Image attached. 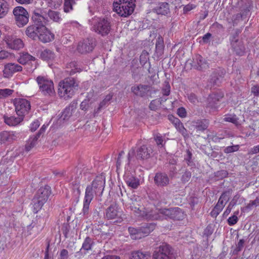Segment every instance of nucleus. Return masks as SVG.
<instances>
[{"label": "nucleus", "mask_w": 259, "mask_h": 259, "mask_svg": "<svg viewBox=\"0 0 259 259\" xmlns=\"http://www.w3.org/2000/svg\"><path fill=\"white\" fill-rule=\"evenodd\" d=\"M105 184V177L102 175H100L97 176L93 182L87 186L82 208V213L84 215L89 213L90 203L94 197L102 194Z\"/></svg>", "instance_id": "1"}, {"label": "nucleus", "mask_w": 259, "mask_h": 259, "mask_svg": "<svg viewBox=\"0 0 259 259\" xmlns=\"http://www.w3.org/2000/svg\"><path fill=\"white\" fill-rule=\"evenodd\" d=\"M91 30L97 34L105 37L107 36L112 30L110 20L105 17H95L89 20Z\"/></svg>", "instance_id": "2"}, {"label": "nucleus", "mask_w": 259, "mask_h": 259, "mask_svg": "<svg viewBox=\"0 0 259 259\" xmlns=\"http://www.w3.org/2000/svg\"><path fill=\"white\" fill-rule=\"evenodd\" d=\"M78 87V81L73 77H67L60 82L58 94L61 98L68 99L72 98Z\"/></svg>", "instance_id": "3"}, {"label": "nucleus", "mask_w": 259, "mask_h": 259, "mask_svg": "<svg viewBox=\"0 0 259 259\" xmlns=\"http://www.w3.org/2000/svg\"><path fill=\"white\" fill-rule=\"evenodd\" d=\"M135 0H114L113 11L119 16L126 17L131 15L135 8Z\"/></svg>", "instance_id": "4"}, {"label": "nucleus", "mask_w": 259, "mask_h": 259, "mask_svg": "<svg viewBox=\"0 0 259 259\" xmlns=\"http://www.w3.org/2000/svg\"><path fill=\"white\" fill-rule=\"evenodd\" d=\"M36 80L39 85V91L44 96L53 97L55 95L54 85L52 80L41 76H38Z\"/></svg>", "instance_id": "5"}, {"label": "nucleus", "mask_w": 259, "mask_h": 259, "mask_svg": "<svg viewBox=\"0 0 259 259\" xmlns=\"http://www.w3.org/2000/svg\"><path fill=\"white\" fill-rule=\"evenodd\" d=\"M13 13L14 16L15 23L18 27H23L28 22V13L23 7L18 6L14 8Z\"/></svg>", "instance_id": "6"}, {"label": "nucleus", "mask_w": 259, "mask_h": 259, "mask_svg": "<svg viewBox=\"0 0 259 259\" xmlns=\"http://www.w3.org/2000/svg\"><path fill=\"white\" fill-rule=\"evenodd\" d=\"M158 213L161 214L165 219L177 221L182 220L185 215L182 209L179 207L160 208L158 210Z\"/></svg>", "instance_id": "7"}, {"label": "nucleus", "mask_w": 259, "mask_h": 259, "mask_svg": "<svg viewBox=\"0 0 259 259\" xmlns=\"http://www.w3.org/2000/svg\"><path fill=\"white\" fill-rule=\"evenodd\" d=\"M14 105L17 115H20L23 118L29 113L31 110L30 102L26 99H15L14 101Z\"/></svg>", "instance_id": "8"}, {"label": "nucleus", "mask_w": 259, "mask_h": 259, "mask_svg": "<svg viewBox=\"0 0 259 259\" xmlns=\"http://www.w3.org/2000/svg\"><path fill=\"white\" fill-rule=\"evenodd\" d=\"M173 249L166 243H163L154 251L152 259H172Z\"/></svg>", "instance_id": "9"}, {"label": "nucleus", "mask_w": 259, "mask_h": 259, "mask_svg": "<svg viewBox=\"0 0 259 259\" xmlns=\"http://www.w3.org/2000/svg\"><path fill=\"white\" fill-rule=\"evenodd\" d=\"M122 211L115 203L108 207L104 213V216L107 220L116 219V222H121L122 221Z\"/></svg>", "instance_id": "10"}, {"label": "nucleus", "mask_w": 259, "mask_h": 259, "mask_svg": "<svg viewBox=\"0 0 259 259\" xmlns=\"http://www.w3.org/2000/svg\"><path fill=\"white\" fill-rule=\"evenodd\" d=\"M45 11L40 8H35L32 12V19L35 25L42 27L49 22L47 18L44 16Z\"/></svg>", "instance_id": "11"}, {"label": "nucleus", "mask_w": 259, "mask_h": 259, "mask_svg": "<svg viewBox=\"0 0 259 259\" xmlns=\"http://www.w3.org/2000/svg\"><path fill=\"white\" fill-rule=\"evenodd\" d=\"M95 46V42L93 38H87L80 41L77 50L80 54H87L92 52Z\"/></svg>", "instance_id": "12"}, {"label": "nucleus", "mask_w": 259, "mask_h": 259, "mask_svg": "<svg viewBox=\"0 0 259 259\" xmlns=\"http://www.w3.org/2000/svg\"><path fill=\"white\" fill-rule=\"evenodd\" d=\"M131 92L136 96L146 97L151 94V87L142 84H135L132 87Z\"/></svg>", "instance_id": "13"}, {"label": "nucleus", "mask_w": 259, "mask_h": 259, "mask_svg": "<svg viewBox=\"0 0 259 259\" xmlns=\"http://www.w3.org/2000/svg\"><path fill=\"white\" fill-rule=\"evenodd\" d=\"M18 133L13 131H2L0 132V144H9L17 140Z\"/></svg>", "instance_id": "14"}, {"label": "nucleus", "mask_w": 259, "mask_h": 259, "mask_svg": "<svg viewBox=\"0 0 259 259\" xmlns=\"http://www.w3.org/2000/svg\"><path fill=\"white\" fill-rule=\"evenodd\" d=\"M154 182L157 187L163 188L169 185L170 180L165 172H159L155 174L154 177Z\"/></svg>", "instance_id": "15"}, {"label": "nucleus", "mask_w": 259, "mask_h": 259, "mask_svg": "<svg viewBox=\"0 0 259 259\" xmlns=\"http://www.w3.org/2000/svg\"><path fill=\"white\" fill-rule=\"evenodd\" d=\"M231 48L238 56H243L245 52V48L242 41L236 39V36L230 37Z\"/></svg>", "instance_id": "16"}, {"label": "nucleus", "mask_w": 259, "mask_h": 259, "mask_svg": "<svg viewBox=\"0 0 259 259\" xmlns=\"http://www.w3.org/2000/svg\"><path fill=\"white\" fill-rule=\"evenodd\" d=\"M5 41L8 47L12 50H19L23 47L22 40L12 35H8L6 36Z\"/></svg>", "instance_id": "17"}, {"label": "nucleus", "mask_w": 259, "mask_h": 259, "mask_svg": "<svg viewBox=\"0 0 259 259\" xmlns=\"http://www.w3.org/2000/svg\"><path fill=\"white\" fill-rule=\"evenodd\" d=\"M153 149L150 145H143L137 150V157L138 159L145 160L151 157Z\"/></svg>", "instance_id": "18"}, {"label": "nucleus", "mask_w": 259, "mask_h": 259, "mask_svg": "<svg viewBox=\"0 0 259 259\" xmlns=\"http://www.w3.org/2000/svg\"><path fill=\"white\" fill-rule=\"evenodd\" d=\"M37 38L44 43L49 42L54 39V34L45 26H42V27H39Z\"/></svg>", "instance_id": "19"}, {"label": "nucleus", "mask_w": 259, "mask_h": 259, "mask_svg": "<svg viewBox=\"0 0 259 259\" xmlns=\"http://www.w3.org/2000/svg\"><path fill=\"white\" fill-rule=\"evenodd\" d=\"M126 206L128 209L133 211L135 215L138 217L143 218L146 219H151V214L146 213L142 210L139 203H128Z\"/></svg>", "instance_id": "20"}, {"label": "nucleus", "mask_w": 259, "mask_h": 259, "mask_svg": "<svg viewBox=\"0 0 259 259\" xmlns=\"http://www.w3.org/2000/svg\"><path fill=\"white\" fill-rule=\"evenodd\" d=\"M22 67L20 65L16 63H8L5 65L3 70L5 77L9 78L12 75L17 72L22 71Z\"/></svg>", "instance_id": "21"}, {"label": "nucleus", "mask_w": 259, "mask_h": 259, "mask_svg": "<svg viewBox=\"0 0 259 259\" xmlns=\"http://www.w3.org/2000/svg\"><path fill=\"white\" fill-rule=\"evenodd\" d=\"M192 67L198 70H203L209 67L207 62L201 56L197 55L193 58Z\"/></svg>", "instance_id": "22"}, {"label": "nucleus", "mask_w": 259, "mask_h": 259, "mask_svg": "<svg viewBox=\"0 0 259 259\" xmlns=\"http://www.w3.org/2000/svg\"><path fill=\"white\" fill-rule=\"evenodd\" d=\"M5 123L10 126H16L20 124L23 121L24 118L20 115H6L3 117Z\"/></svg>", "instance_id": "23"}, {"label": "nucleus", "mask_w": 259, "mask_h": 259, "mask_svg": "<svg viewBox=\"0 0 259 259\" xmlns=\"http://www.w3.org/2000/svg\"><path fill=\"white\" fill-rule=\"evenodd\" d=\"M232 189H229L227 191L224 192L220 197L217 204L215 206L217 208L223 210L226 203L230 199V197L232 194Z\"/></svg>", "instance_id": "24"}, {"label": "nucleus", "mask_w": 259, "mask_h": 259, "mask_svg": "<svg viewBox=\"0 0 259 259\" xmlns=\"http://www.w3.org/2000/svg\"><path fill=\"white\" fill-rule=\"evenodd\" d=\"M225 74L226 71L224 69H220L214 71L211 75L210 82L213 84L219 85L222 81Z\"/></svg>", "instance_id": "25"}, {"label": "nucleus", "mask_w": 259, "mask_h": 259, "mask_svg": "<svg viewBox=\"0 0 259 259\" xmlns=\"http://www.w3.org/2000/svg\"><path fill=\"white\" fill-rule=\"evenodd\" d=\"M51 194V187L48 185H46L44 187H40L35 196L46 202Z\"/></svg>", "instance_id": "26"}, {"label": "nucleus", "mask_w": 259, "mask_h": 259, "mask_svg": "<svg viewBox=\"0 0 259 259\" xmlns=\"http://www.w3.org/2000/svg\"><path fill=\"white\" fill-rule=\"evenodd\" d=\"M94 94L93 91H90L88 93L85 99L80 104L81 110L87 111L89 109L90 105L95 101V100L93 99Z\"/></svg>", "instance_id": "27"}, {"label": "nucleus", "mask_w": 259, "mask_h": 259, "mask_svg": "<svg viewBox=\"0 0 259 259\" xmlns=\"http://www.w3.org/2000/svg\"><path fill=\"white\" fill-rule=\"evenodd\" d=\"M223 97L222 95H219L216 94L210 95L207 99V106L211 109H217L219 107V101Z\"/></svg>", "instance_id": "28"}, {"label": "nucleus", "mask_w": 259, "mask_h": 259, "mask_svg": "<svg viewBox=\"0 0 259 259\" xmlns=\"http://www.w3.org/2000/svg\"><path fill=\"white\" fill-rule=\"evenodd\" d=\"M124 180L127 185L133 189H136L140 185L139 180L133 175H126Z\"/></svg>", "instance_id": "29"}, {"label": "nucleus", "mask_w": 259, "mask_h": 259, "mask_svg": "<svg viewBox=\"0 0 259 259\" xmlns=\"http://www.w3.org/2000/svg\"><path fill=\"white\" fill-rule=\"evenodd\" d=\"M81 71V69L76 61H71L67 64L65 71L69 75H73Z\"/></svg>", "instance_id": "30"}, {"label": "nucleus", "mask_w": 259, "mask_h": 259, "mask_svg": "<svg viewBox=\"0 0 259 259\" xmlns=\"http://www.w3.org/2000/svg\"><path fill=\"white\" fill-rule=\"evenodd\" d=\"M154 10L158 15H166L169 13V5L165 2L159 3Z\"/></svg>", "instance_id": "31"}, {"label": "nucleus", "mask_w": 259, "mask_h": 259, "mask_svg": "<svg viewBox=\"0 0 259 259\" xmlns=\"http://www.w3.org/2000/svg\"><path fill=\"white\" fill-rule=\"evenodd\" d=\"M38 31H39V27L33 25L28 26L25 32L28 37L35 40L38 37Z\"/></svg>", "instance_id": "32"}, {"label": "nucleus", "mask_w": 259, "mask_h": 259, "mask_svg": "<svg viewBox=\"0 0 259 259\" xmlns=\"http://www.w3.org/2000/svg\"><path fill=\"white\" fill-rule=\"evenodd\" d=\"M150 257V253L148 251L137 250L131 253L130 259H149Z\"/></svg>", "instance_id": "33"}, {"label": "nucleus", "mask_w": 259, "mask_h": 259, "mask_svg": "<svg viewBox=\"0 0 259 259\" xmlns=\"http://www.w3.org/2000/svg\"><path fill=\"white\" fill-rule=\"evenodd\" d=\"M155 226L153 223L145 224L140 227V231L142 237L147 236L155 229Z\"/></svg>", "instance_id": "34"}, {"label": "nucleus", "mask_w": 259, "mask_h": 259, "mask_svg": "<svg viewBox=\"0 0 259 259\" xmlns=\"http://www.w3.org/2000/svg\"><path fill=\"white\" fill-rule=\"evenodd\" d=\"M10 10V5L6 0H0V19L5 17Z\"/></svg>", "instance_id": "35"}, {"label": "nucleus", "mask_w": 259, "mask_h": 259, "mask_svg": "<svg viewBox=\"0 0 259 259\" xmlns=\"http://www.w3.org/2000/svg\"><path fill=\"white\" fill-rule=\"evenodd\" d=\"M195 128L197 130V131L203 132L208 126V122L206 119L203 120H197L194 122Z\"/></svg>", "instance_id": "36"}, {"label": "nucleus", "mask_w": 259, "mask_h": 259, "mask_svg": "<svg viewBox=\"0 0 259 259\" xmlns=\"http://www.w3.org/2000/svg\"><path fill=\"white\" fill-rule=\"evenodd\" d=\"M32 201L33 207V212L35 213H37L41 208L44 204L46 202V201L40 198H38L35 196H34Z\"/></svg>", "instance_id": "37"}, {"label": "nucleus", "mask_w": 259, "mask_h": 259, "mask_svg": "<svg viewBox=\"0 0 259 259\" xmlns=\"http://www.w3.org/2000/svg\"><path fill=\"white\" fill-rule=\"evenodd\" d=\"M72 185V190L74 196L76 197V202L79 200V196L81 194V190L80 189V182L78 180H76L73 182Z\"/></svg>", "instance_id": "38"}, {"label": "nucleus", "mask_w": 259, "mask_h": 259, "mask_svg": "<svg viewBox=\"0 0 259 259\" xmlns=\"http://www.w3.org/2000/svg\"><path fill=\"white\" fill-rule=\"evenodd\" d=\"M35 58L32 56L30 55L27 53H23L20 55L18 61L19 63L24 65L30 62L31 61H34Z\"/></svg>", "instance_id": "39"}, {"label": "nucleus", "mask_w": 259, "mask_h": 259, "mask_svg": "<svg viewBox=\"0 0 259 259\" xmlns=\"http://www.w3.org/2000/svg\"><path fill=\"white\" fill-rule=\"evenodd\" d=\"M47 14L50 19L54 22L60 23L62 21V18L59 12L49 10Z\"/></svg>", "instance_id": "40"}, {"label": "nucleus", "mask_w": 259, "mask_h": 259, "mask_svg": "<svg viewBox=\"0 0 259 259\" xmlns=\"http://www.w3.org/2000/svg\"><path fill=\"white\" fill-rule=\"evenodd\" d=\"M128 231L133 239L136 240L142 238V235L140 233V228L136 229L134 227H130L128 228Z\"/></svg>", "instance_id": "41"}, {"label": "nucleus", "mask_w": 259, "mask_h": 259, "mask_svg": "<svg viewBox=\"0 0 259 259\" xmlns=\"http://www.w3.org/2000/svg\"><path fill=\"white\" fill-rule=\"evenodd\" d=\"M40 57L44 60H52L54 58L55 54L52 51L49 49H46L41 52Z\"/></svg>", "instance_id": "42"}, {"label": "nucleus", "mask_w": 259, "mask_h": 259, "mask_svg": "<svg viewBox=\"0 0 259 259\" xmlns=\"http://www.w3.org/2000/svg\"><path fill=\"white\" fill-rule=\"evenodd\" d=\"M94 244L93 240L89 237H87L82 244L81 250L83 249L85 251H89L92 249V246Z\"/></svg>", "instance_id": "43"}, {"label": "nucleus", "mask_w": 259, "mask_h": 259, "mask_svg": "<svg viewBox=\"0 0 259 259\" xmlns=\"http://www.w3.org/2000/svg\"><path fill=\"white\" fill-rule=\"evenodd\" d=\"M37 140V136L30 137L25 145V150L27 152L29 151L35 145Z\"/></svg>", "instance_id": "44"}, {"label": "nucleus", "mask_w": 259, "mask_h": 259, "mask_svg": "<svg viewBox=\"0 0 259 259\" xmlns=\"http://www.w3.org/2000/svg\"><path fill=\"white\" fill-rule=\"evenodd\" d=\"M75 4V0H64V11L69 13L73 10V6Z\"/></svg>", "instance_id": "45"}, {"label": "nucleus", "mask_w": 259, "mask_h": 259, "mask_svg": "<svg viewBox=\"0 0 259 259\" xmlns=\"http://www.w3.org/2000/svg\"><path fill=\"white\" fill-rule=\"evenodd\" d=\"M170 198L169 193L166 192H163L161 195H158V197H156V200H158L160 203L166 204L167 203V200Z\"/></svg>", "instance_id": "46"}, {"label": "nucleus", "mask_w": 259, "mask_h": 259, "mask_svg": "<svg viewBox=\"0 0 259 259\" xmlns=\"http://www.w3.org/2000/svg\"><path fill=\"white\" fill-rule=\"evenodd\" d=\"M73 106H69L66 107L62 112L61 118L63 120L68 119L72 115Z\"/></svg>", "instance_id": "47"}, {"label": "nucleus", "mask_w": 259, "mask_h": 259, "mask_svg": "<svg viewBox=\"0 0 259 259\" xmlns=\"http://www.w3.org/2000/svg\"><path fill=\"white\" fill-rule=\"evenodd\" d=\"M164 46L162 40L158 37L156 43V52L158 55H161L163 54Z\"/></svg>", "instance_id": "48"}, {"label": "nucleus", "mask_w": 259, "mask_h": 259, "mask_svg": "<svg viewBox=\"0 0 259 259\" xmlns=\"http://www.w3.org/2000/svg\"><path fill=\"white\" fill-rule=\"evenodd\" d=\"M245 240L243 239H240L238 243L236 244V248L233 251V254H237L240 251L242 250L244 247Z\"/></svg>", "instance_id": "49"}, {"label": "nucleus", "mask_w": 259, "mask_h": 259, "mask_svg": "<svg viewBox=\"0 0 259 259\" xmlns=\"http://www.w3.org/2000/svg\"><path fill=\"white\" fill-rule=\"evenodd\" d=\"M192 154L189 150H187L186 153L184 156V160L186 162L188 165L191 166L193 164L192 160Z\"/></svg>", "instance_id": "50"}, {"label": "nucleus", "mask_w": 259, "mask_h": 259, "mask_svg": "<svg viewBox=\"0 0 259 259\" xmlns=\"http://www.w3.org/2000/svg\"><path fill=\"white\" fill-rule=\"evenodd\" d=\"M177 130L184 136L186 137L188 135L187 131L186 129L184 127L183 123L180 122L176 124L175 126Z\"/></svg>", "instance_id": "51"}, {"label": "nucleus", "mask_w": 259, "mask_h": 259, "mask_svg": "<svg viewBox=\"0 0 259 259\" xmlns=\"http://www.w3.org/2000/svg\"><path fill=\"white\" fill-rule=\"evenodd\" d=\"M239 146L238 145H233L226 147L224 149V152L225 153L229 154L234 152L237 151L239 150Z\"/></svg>", "instance_id": "52"}, {"label": "nucleus", "mask_w": 259, "mask_h": 259, "mask_svg": "<svg viewBox=\"0 0 259 259\" xmlns=\"http://www.w3.org/2000/svg\"><path fill=\"white\" fill-rule=\"evenodd\" d=\"M191 177V172L189 170H186L182 175L181 180L182 183L185 184L188 182Z\"/></svg>", "instance_id": "53"}, {"label": "nucleus", "mask_w": 259, "mask_h": 259, "mask_svg": "<svg viewBox=\"0 0 259 259\" xmlns=\"http://www.w3.org/2000/svg\"><path fill=\"white\" fill-rule=\"evenodd\" d=\"M13 93V90L9 89H0V99L3 98H6L11 95Z\"/></svg>", "instance_id": "54"}, {"label": "nucleus", "mask_w": 259, "mask_h": 259, "mask_svg": "<svg viewBox=\"0 0 259 259\" xmlns=\"http://www.w3.org/2000/svg\"><path fill=\"white\" fill-rule=\"evenodd\" d=\"M223 120L225 121L235 123V124L237 123L238 122L237 118L236 115H225Z\"/></svg>", "instance_id": "55"}, {"label": "nucleus", "mask_w": 259, "mask_h": 259, "mask_svg": "<svg viewBox=\"0 0 259 259\" xmlns=\"http://www.w3.org/2000/svg\"><path fill=\"white\" fill-rule=\"evenodd\" d=\"M154 140L156 143L157 146L163 147L164 146L163 139L162 136L160 134H157L155 137Z\"/></svg>", "instance_id": "56"}, {"label": "nucleus", "mask_w": 259, "mask_h": 259, "mask_svg": "<svg viewBox=\"0 0 259 259\" xmlns=\"http://www.w3.org/2000/svg\"><path fill=\"white\" fill-rule=\"evenodd\" d=\"M170 92V87L168 82H165L164 87L162 89V93L164 96H168Z\"/></svg>", "instance_id": "57"}, {"label": "nucleus", "mask_w": 259, "mask_h": 259, "mask_svg": "<svg viewBox=\"0 0 259 259\" xmlns=\"http://www.w3.org/2000/svg\"><path fill=\"white\" fill-rule=\"evenodd\" d=\"M238 221V219L236 215H233L229 217L227 220L228 223L230 226H233L236 224Z\"/></svg>", "instance_id": "58"}, {"label": "nucleus", "mask_w": 259, "mask_h": 259, "mask_svg": "<svg viewBox=\"0 0 259 259\" xmlns=\"http://www.w3.org/2000/svg\"><path fill=\"white\" fill-rule=\"evenodd\" d=\"M39 125L40 123L39 121L36 120L30 124V130L31 131V132H34L39 126Z\"/></svg>", "instance_id": "59"}, {"label": "nucleus", "mask_w": 259, "mask_h": 259, "mask_svg": "<svg viewBox=\"0 0 259 259\" xmlns=\"http://www.w3.org/2000/svg\"><path fill=\"white\" fill-rule=\"evenodd\" d=\"M222 210L219 208H217L216 206H214L213 209L210 212V215L213 218H217L219 213L222 211Z\"/></svg>", "instance_id": "60"}, {"label": "nucleus", "mask_w": 259, "mask_h": 259, "mask_svg": "<svg viewBox=\"0 0 259 259\" xmlns=\"http://www.w3.org/2000/svg\"><path fill=\"white\" fill-rule=\"evenodd\" d=\"M62 3V0H51V5L54 8L57 9L59 7Z\"/></svg>", "instance_id": "61"}, {"label": "nucleus", "mask_w": 259, "mask_h": 259, "mask_svg": "<svg viewBox=\"0 0 259 259\" xmlns=\"http://www.w3.org/2000/svg\"><path fill=\"white\" fill-rule=\"evenodd\" d=\"M177 114L181 117H185L187 115L186 111L183 107L179 108L178 109Z\"/></svg>", "instance_id": "62"}, {"label": "nucleus", "mask_w": 259, "mask_h": 259, "mask_svg": "<svg viewBox=\"0 0 259 259\" xmlns=\"http://www.w3.org/2000/svg\"><path fill=\"white\" fill-rule=\"evenodd\" d=\"M259 153V145H256L251 148L248 152L249 155H253Z\"/></svg>", "instance_id": "63"}, {"label": "nucleus", "mask_w": 259, "mask_h": 259, "mask_svg": "<svg viewBox=\"0 0 259 259\" xmlns=\"http://www.w3.org/2000/svg\"><path fill=\"white\" fill-rule=\"evenodd\" d=\"M60 256L61 259H68V251L65 249L61 250Z\"/></svg>", "instance_id": "64"}]
</instances>
